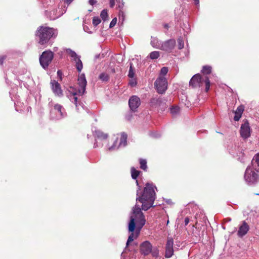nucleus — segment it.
<instances>
[{
  "label": "nucleus",
  "instance_id": "nucleus-43",
  "mask_svg": "<svg viewBox=\"0 0 259 259\" xmlns=\"http://www.w3.org/2000/svg\"><path fill=\"white\" fill-rule=\"evenodd\" d=\"M89 3L91 5L93 6L94 5H95V4L97 3V1L96 0H89Z\"/></svg>",
  "mask_w": 259,
  "mask_h": 259
},
{
  "label": "nucleus",
  "instance_id": "nucleus-52",
  "mask_svg": "<svg viewBox=\"0 0 259 259\" xmlns=\"http://www.w3.org/2000/svg\"><path fill=\"white\" fill-rule=\"evenodd\" d=\"M135 84H136V83H134V82H131V85L132 86H134Z\"/></svg>",
  "mask_w": 259,
  "mask_h": 259
},
{
  "label": "nucleus",
  "instance_id": "nucleus-47",
  "mask_svg": "<svg viewBox=\"0 0 259 259\" xmlns=\"http://www.w3.org/2000/svg\"><path fill=\"white\" fill-rule=\"evenodd\" d=\"M73 0H65V3L68 5L70 4Z\"/></svg>",
  "mask_w": 259,
  "mask_h": 259
},
{
  "label": "nucleus",
  "instance_id": "nucleus-9",
  "mask_svg": "<svg viewBox=\"0 0 259 259\" xmlns=\"http://www.w3.org/2000/svg\"><path fill=\"white\" fill-rule=\"evenodd\" d=\"M243 149L241 148L235 146L234 147L230 149V153L241 162H243L245 160Z\"/></svg>",
  "mask_w": 259,
  "mask_h": 259
},
{
  "label": "nucleus",
  "instance_id": "nucleus-13",
  "mask_svg": "<svg viewBox=\"0 0 259 259\" xmlns=\"http://www.w3.org/2000/svg\"><path fill=\"white\" fill-rule=\"evenodd\" d=\"M141 104L140 98L137 96H132L128 100V105L131 110L135 112L137 109L139 107Z\"/></svg>",
  "mask_w": 259,
  "mask_h": 259
},
{
  "label": "nucleus",
  "instance_id": "nucleus-28",
  "mask_svg": "<svg viewBox=\"0 0 259 259\" xmlns=\"http://www.w3.org/2000/svg\"><path fill=\"white\" fill-rule=\"evenodd\" d=\"M99 78L103 81H107L109 80V77L108 74L106 73H102L100 74Z\"/></svg>",
  "mask_w": 259,
  "mask_h": 259
},
{
  "label": "nucleus",
  "instance_id": "nucleus-36",
  "mask_svg": "<svg viewBox=\"0 0 259 259\" xmlns=\"http://www.w3.org/2000/svg\"><path fill=\"white\" fill-rule=\"evenodd\" d=\"M116 22H117V18H113L110 23L109 27L112 28V27H114L115 25V24H116Z\"/></svg>",
  "mask_w": 259,
  "mask_h": 259
},
{
  "label": "nucleus",
  "instance_id": "nucleus-4",
  "mask_svg": "<svg viewBox=\"0 0 259 259\" xmlns=\"http://www.w3.org/2000/svg\"><path fill=\"white\" fill-rule=\"evenodd\" d=\"M66 51L70 57L71 61L74 62L77 71L80 73L83 68V64L80 60L81 57L70 49H67Z\"/></svg>",
  "mask_w": 259,
  "mask_h": 259
},
{
  "label": "nucleus",
  "instance_id": "nucleus-29",
  "mask_svg": "<svg viewBox=\"0 0 259 259\" xmlns=\"http://www.w3.org/2000/svg\"><path fill=\"white\" fill-rule=\"evenodd\" d=\"M211 67L210 66H204L202 69V72L203 73L208 74L211 73Z\"/></svg>",
  "mask_w": 259,
  "mask_h": 259
},
{
  "label": "nucleus",
  "instance_id": "nucleus-41",
  "mask_svg": "<svg viewBox=\"0 0 259 259\" xmlns=\"http://www.w3.org/2000/svg\"><path fill=\"white\" fill-rule=\"evenodd\" d=\"M57 75L59 77L60 80H62V72L61 70H58Z\"/></svg>",
  "mask_w": 259,
  "mask_h": 259
},
{
  "label": "nucleus",
  "instance_id": "nucleus-33",
  "mask_svg": "<svg viewBox=\"0 0 259 259\" xmlns=\"http://www.w3.org/2000/svg\"><path fill=\"white\" fill-rule=\"evenodd\" d=\"M204 81L205 83V90H206V92H208L209 91V88H210V81H209V78L207 77H206L205 80H204Z\"/></svg>",
  "mask_w": 259,
  "mask_h": 259
},
{
  "label": "nucleus",
  "instance_id": "nucleus-39",
  "mask_svg": "<svg viewBox=\"0 0 259 259\" xmlns=\"http://www.w3.org/2000/svg\"><path fill=\"white\" fill-rule=\"evenodd\" d=\"M241 114H239L235 112L234 119L235 121H238L241 117Z\"/></svg>",
  "mask_w": 259,
  "mask_h": 259
},
{
  "label": "nucleus",
  "instance_id": "nucleus-10",
  "mask_svg": "<svg viewBox=\"0 0 259 259\" xmlns=\"http://www.w3.org/2000/svg\"><path fill=\"white\" fill-rule=\"evenodd\" d=\"M174 254V239L171 237H168L165 244V257L170 258Z\"/></svg>",
  "mask_w": 259,
  "mask_h": 259
},
{
  "label": "nucleus",
  "instance_id": "nucleus-5",
  "mask_svg": "<svg viewBox=\"0 0 259 259\" xmlns=\"http://www.w3.org/2000/svg\"><path fill=\"white\" fill-rule=\"evenodd\" d=\"M154 85L159 94L164 93L167 88V81L166 78L164 76H159L155 80Z\"/></svg>",
  "mask_w": 259,
  "mask_h": 259
},
{
  "label": "nucleus",
  "instance_id": "nucleus-31",
  "mask_svg": "<svg viewBox=\"0 0 259 259\" xmlns=\"http://www.w3.org/2000/svg\"><path fill=\"white\" fill-rule=\"evenodd\" d=\"M161 99L160 98H154L151 99L150 103L153 106L159 105Z\"/></svg>",
  "mask_w": 259,
  "mask_h": 259
},
{
  "label": "nucleus",
  "instance_id": "nucleus-8",
  "mask_svg": "<svg viewBox=\"0 0 259 259\" xmlns=\"http://www.w3.org/2000/svg\"><path fill=\"white\" fill-rule=\"evenodd\" d=\"M127 144V135L125 133H122L120 139V142L117 145V140H116L113 143V145L110 147L108 149L109 151H113L117 150L120 147H123L126 145Z\"/></svg>",
  "mask_w": 259,
  "mask_h": 259
},
{
  "label": "nucleus",
  "instance_id": "nucleus-23",
  "mask_svg": "<svg viewBox=\"0 0 259 259\" xmlns=\"http://www.w3.org/2000/svg\"><path fill=\"white\" fill-rule=\"evenodd\" d=\"M140 171L136 170L135 167H132L131 168V176L133 179L136 180L139 175Z\"/></svg>",
  "mask_w": 259,
  "mask_h": 259
},
{
  "label": "nucleus",
  "instance_id": "nucleus-55",
  "mask_svg": "<svg viewBox=\"0 0 259 259\" xmlns=\"http://www.w3.org/2000/svg\"><path fill=\"white\" fill-rule=\"evenodd\" d=\"M79 105H80L82 107V106L80 103H79Z\"/></svg>",
  "mask_w": 259,
  "mask_h": 259
},
{
  "label": "nucleus",
  "instance_id": "nucleus-18",
  "mask_svg": "<svg viewBox=\"0 0 259 259\" xmlns=\"http://www.w3.org/2000/svg\"><path fill=\"white\" fill-rule=\"evenodd\" d=\"M249 230V226L245 221H243L241 222V225L239 227L237 235L239 237H242L247 233Z\"/></svg>",
  "mask_w": 259,
  "mask_h": 259
},
{
  "label": "nucleus",
  "instance_id": "nucleus-16",
  "mask_svg": "<svg viewBox=\"0 0 259 259\" xmlns=\"http://www.w3.org/2000/svg\"><path fill=\"white\" fill-rule=\"evenodd\" d=\"M202 79L201 76L199 74L194 75L189 82V84L193 88L199 87L202 85Z\"/></svg>",
  "mask_w": 259,
  "mask_h": 259
},
{
  "label": "nucleus",
  "instance_id": "nucleus-44",
  "mask_svg": "<svg viewBox=\"0 0 259 259\" xmlns=\"http://www.w3.org/2000/svg\"><path fill=\"white\" fill-rule=\"evenodd\" d=\"M115 5V0H110V6L113 8Z\"/></svg>",
  "mask_w": 259,
  "mask_h": 259
},
{
  "label": "nucleus",
  "instance_id": "nucleus-3",
  "mask_svg": "<svg viewBox=\"0 0 259 259\" xmlns=\"http://www.w3.org/2000/svg\"><path fill=\"white\" fill-rule=\"evenodd\" d=\"M54 58V53L51 51H44L39 57V63L41 67L46 69Z\"/></svg>",
  "mask_w": 259,
  "mask_h": 259
},
{
  "label": "nucleus",
  "instance_id": "nucleus-24",
  "mask_svg": "<svg viewBox=\"0 0 259 259\" xmlns=\"http://www.w3.org/2000/svg\"><path fill=\"white\" fill-rule=\"evenodd\" d=\"M159 56L160 53L159 51H153L151 52L149 55V58L152 60L157 59Z\"/></svg>",
  "mask_w": 259,
  "mask_h": 259
},
{
  "label": "nucleus",
  "instance_id": "nucleus-1",
  "mask_svg": "<svg viewBox=\"0 0 259 259\" xmlns=\"http://www.w3.org/2000/svg\"><path fill=\"white\" fill-rule=\"evenodd\" d=\"M136 184L139 187L138 190L137 191L136 201L142 203L141 208L139 206L136 204L132 209L130 216V221L128 226V231L131 232V234L128 237L126 246L121 255L127 250L130 243L137 238L138 232L135 235L133 233L136 228L138 230V232H139L145 224L146 220L143 213L141 211V209L146 211L151 207L155 206L154 205V202L156 198V193L155 191V189L157 190L156 186L152 183H147L145 185L143 191L139 192L140 186H139L137 180H136Z\"/></svg>",
  "mask_w": 259,
  "mask_h": 259
},
{
  "label": "nucleus",
  "instance_id": "nucleus-25",
  "mask_svg": "<svg viewBox=\"0 0 259 259\" xmlns=\"http://www.w3.org/2000/svg\"><path fill=\"white\" fill-rule=\"evenodd\" d=\"M170 112L172 115H176L180 112V108L178 106H172L170 108Z\"/></svg>",
  "mask_w": 259,
  "mask_h": 259
},
{
  "label": "nucleus",
  "instance_id": "nucleus-27",
  "mask_svg": "<svg viewBox=\"0 0 259 259\" xmlns=\"http://www.w3.org/2000/svg\"><path fill=\"white\" fill-rule=\"evenodd\" d=\"M100 16L104 21L108 20V15L107 10L104 9L103 11H102V12H101Z\"/></svg>",
  "mask_w": 259,
  "mask_h": 259
},
{
  "label": "nucleus",
  "instance_id": "nucleus-14",
  "mask_svg": "<svg viewBox=\"0 0 259 259\" xmlns=\"http://www.w3.org/2000/svg\"><path fill=\"white\" fill-rule=\"evenodd\" d=\"M51 87L54 94L58 97L63 96V91L60 84L55 80H51Z\"/></svg>",
  "mask_w": 259,
  "mask_h": 259
},
{
  "label": "nucleus",
  "instance_id": "nucleus-30",
  "mask_svg": "<svg viewBox=\"0 0 259 259\" xmlns=\"http://www.w3.org/2000/svg\"><path fill=\"white\" fill-rule=\"evenodd\" d=\"M178 48L179 50L182 49L184 47V42L183 38L180 37L178 39Z\"/></svg>",
  "mask_w": 259,
  "mask_h": 259
},
{
  "label": "nucleus",
  "instance_id": "nucleus-40",
  "mask_svg": "<svg viewBox=\"0 0 259 259\" xmlns=\"http://www.w3.org/2000/svg\"><path fill=\"white\" fill-rule=\"evenodd\" d=\"M83 30L85 32H88L89 33H92L93 32L91 31H90V29L88 26H83Z\"/></svg>",
  "mask_w": 259,
  "mask_h": 259
},
{
  "label": "nucleus",
  "instance_id": "nucleus-32",
  "mask_svg": "<svg viewBox=\"0 0 259 259\" xmlns=\"http://www.w3.org/2000/svg\"><path fill=\"white\" fill-rule=\"evenodd\" d=\"M101 19L98 17H94L93 19V24L94 26H97L101 23Z\"/></svg>",
  "mask_w": 259,
  "mask_h": 259
},
{
  "label": "nucleus",
  "instance_id": "nucleus-49",
  "mask_svg": "<svg viewBox=\"0 0 259 259\" xmlns=\"http://www.w3.org/2000/svg\"><path fill=\"white\" fill-rule=\"evenodd\" d=\"M94 147L95 148L98 147V144H97V142H96L94 143Z\"/></svg>",
  "mask_w": 259,
  "mask_h": 259
},
{
  "label": "nucleus",
  "instance_id": "nucleus-15",
  "mask_svg": "<svg viewBox=\"0 0 259 259\" xmlns=\"http://www.w3.org/2000/svg\"><path fill=\"white\" fill-rule=\"evenodd\" d=\"M240 132L241 137L244 139L248 138L250 136V128L247 121L241 125Z\"/></svg>",
  "mask_w": 259,
  "mask_h": 259
},
{
  "label": "nucleus",
  "instance_id": "nucleus-56",
  "mask_svg": "<svg viewBox=\"0 0 259 259\" xmlns=\"http://www.w3.org/2000/svg\"><path fill=\"white\" fill-rule=\"evenodd\" d=\"M192 204H189L188 207H189L190 205H191Z\"/></svg>",
  "mask_w": 259,
  "mask_h": 259
},
{
  "label": "nucleus",
  "instance_id": "nucleus-54",
  "mask_svg": "<svg viewBox=\"0 0 259 259\" xmlns=\"http://www.w3.org/2000/svg\"><path fill=\"white\" fill-rule=\"evenodd\" d=\"M168 223H169V221H168V220H167V223H166V224L167 225Z\"/></svg>",
  "mask_w": 259,
  "mask_h": 259
},
{
  "label": "nucleus",
  "instance_id": "nucleus-2",
  "mask_svg": "<svg viewBox=\"0 0 259 259\" xmlns=\"http://www.w3.org/2000/svg\"><path fill=\"white\" fill-rule=\"evenodd\" d=\"M57 34V29L43 26L38 27L35 33L36 37L38 39V43L41 45L47 44L51 39L55 38Z\"/></svg>",
  "mask_w": 259,
  "mask_h": 259
},
{
  "label": "nucleus",
  "instance_id": "nucleus-50",
  "mask_svg": "<svg viewBox=\"0 0 259 259\" xmlns=\"http://www.w3.org/2000/svg\"><path fill=\"white\" fill-rule=\"evenodd\" d=\"M123 12L121 10H120V11H119V15H120H120L123 16Z\"/></svg>",
  "mask_w": 259,
  "mask_h": 259
},
{
  "label": "nucleus",
  "instance_id": "nucleus-7",
  "mask_svg": "<svg viewBox=\"0 0 259 259\" xmlns=\"http://www.w3.org/2000/svg\"><path fill=\"white\" fill-rule=\"evenodd\" d=\"M87 81L84 73L80 74L78 78V85L79 89H78V93L80 95H82L85 92Z\"/></svg>",
  "mask_w": 259,
  "mask_h": 259
},
{
  "label": "nucleus",
  "instance_id": "nucleus-51",
  "mask_svg": "<svg viewBox=\"0 0 259 259\" xmlns=\"http://www.w3.org/2000/svg\"><path fill=\"white\" fill-rule=\"evenodd\" d=\"M164 27L165 28H167H167H168V24H164Z\"/></svg>",
  "mask_w": 259,
  "mask_h": 259
},
{
  "label": "nucleus",
  "instance_id": "nucleus-37",
  "mask_svg": "<svg viewBox=\"0 0 259 259\" xmlns=\"http://www.w3.org/2000/svg\"><path fill=\"white\" fill-rule=\"evenodd\" d=\"M134 71L132 69V64H131V66H130V68L129 70V72H128V76L131 78H132L134 77Z\"/></svg>",
  "mask_w": 259,
  "mask_h": 259
},
{
  "label": "nucleus",
  "instance_id": "nucleus-38",
  "mask_svg": "<svg viewBox=\"0 0 259 259\" xmlns=\"http://www.w3.org/2000/svg\"><path fill=\"white\" fill-rule=\"evenodd\" d=\"M117 2L118 8L120 9H122L124 5V3H123V1L122 0H118L117 1Z\"/></svg>",
  "mask_w": 259,
  "mask_h": 259
},
{
  "label": "nucleus",
  "instance_id": "nucleus-22",
  "mask_svg": "<svg viewBox=\"0 0 259 259\" xmlns=\"http://www.w3.org/2000/svg\"><path fill=\"white\" fill-rule=\"evenodd\" d=\"M253 164L257 171L259 170V154H256L253 158Z\"/></svg>",
  "mask_w": 259,
  "mask_h": 259
},
{
  "label": "nucleus",
  "instance_id": "nucleus-46",
  "mask_svg": "<svg viewBox=\"0 0 259 259\" xmlns=\"http://www.w3.org/2000/svg\"><path fill=\"white\" fill-rule=\"evenodd\" d=\"M165 201L167 204H172V202L170 199H167Z\"/></svg>",
  "mask_w": 259,
  "mask_h": 259
},
{
  "label": "nucleus",
  "instance_id": "nucleus-12",
  "mask_svg": "<svg viewBox=\"0 0 259 259\" xmlns=\"http://www.w3.org/2000/svg\"><path fill=\"white\" fill-rule=\"evenodd\" d=\"M152 249V244L148 241H144L140 246V252L144 255L149 254L151 252Z\"/></svg>",
  "mask_w": 259,
  "mask_h": 259
},
{
  "label": "nucleus",
  "instance_id": "nucleus-34",
  "mask_svg": "<svg viewBox=\"0 0 259 259\" xmlns=\"http://www.w3.org/2000/svg\"><path fill=\"white\" fill-rule=\"evenodd\" d=\"M244 111V107L242 105H240L239 106H238L236 109V110L235 111V113H238V114H242L243 112Z\"/></svg>",
  "mask_w": 259,
  "mask_h": 259
},
{
  "label": "nucleus",
  "instance_id": "nucleus-45",
  "mask_svg": "<svg viewBox=\"0 0 259 259\" xmlns=\"http://www.w3.org/2000/svg\"><path fill=\"white\" fill-rule=\"evenodd\" d=\"M185 225L186 226L189 223V219L188 217L185 218V221H184Z\"/></svg>",
  "mask_w": 259,
  "mask_h": 259
},
{
  "label": "nucleus",
  "instance_id": "nucleus-17",
  "mask_svg": "<svg viewBox=\"0 0 259 259\" xmlns=\"http://www.w3.org/2000/svg\"><path fill=\"white\" fill-rule=\"evenodd\" d=\"M54 109L57 113L56 119H60L66 116L65 109L60 104H56L54 105Z\"/></svg>",
  "mask_w": 259,
  "mask_h": 259
},
{
  "label": "nucleus",
  "instance_id": "nucleus-48",
  "mask_svg": "<svg viewBox=\"0 0 259 259\" xmlns=\"http://www.w3.org/2000/svg\"><path fill=\"white\" fill-rule=\"evenodd\" d=\"M196 5H199V0H193Z\"/></svg>",
  "mask_w": 259,
  "mask_h": 259
},
{
  "label": "nucleus",
  "instance_id": "nucleus-11",
  "mask_svg": "<svg viewBox=\"0 0 259 259\" xmlns=\"http://www.w3.org/2000/svg\"><path fill=\"white\" fill-rule=\"evenodd\" d=\"M176 46V40L174 39H170L162 42L160 50L170 53Z\"/></svg>",
  "mask_w": 259,
  "mask_h": 259
},
{
  "label": "nucleus",
  "instance_id": "nucleus-35",
  "mask_svg": "<svg viewBox=\"0 0 259 259\" xmlns=\"http://www.w3.org/2000/svg\"><path fill=\"white\" fill-rule=\"evenodd\" d=\"M168 72V68L166 67H163L161 69L160 75L164 76Z\"/></svg>",
  "mask_w": 259,
  "mask_h": 259
},
{
  "label": "nucleus",
  "instance_id": "nucleus-20",
  "mask_svg": "<svg viewBox=\"0 0 259 259\" xmlns=\"http://www.w3.org/2000/svg\"><path fill=\"white\" fill-rule=\"evenodd\" d=\"M162 42L156 37H151V45L154 48L160 50Z\"/></svg>",
  "mask_w": 259,
  "mask_h": 259
},
{
  "label": "nucleus",
  "instance_id": "nucleus-6",
  "mask_svg": "<svg viewBox=\"0 0 259 259\" xmlns=\"http://www.w3.org/2000/svg\"><path fill=\"white\" fill-rule=\"evenodd\" d=\"M244 179L248 184L251 185L257 182L258 176L250 167H247L244 174Z\"/></svg>",
  "mask_w": 259,
  "mask_h": 259
},
{
  "label": "nucleus",
  "instance_id": "nucleus-42",
  "mask_svg": "<svg viewBox=\"0 0 259 259\" xmlns=\"http://www.w3.org/2000/svg\"><path fill=\"white\" fill-rule=\"evenodd\" d=\"M6 59V57L3 56L0 57V65H3L4 60Z\"/></svg>",
  "mask_w": 259,
  "mask_h": 259
},
{
  "label": "nucleus",
  "instance_id": "nucleus-21",
  "mask_svg": "<svg viewBox=\"0 0 259 259\" xmlns=\"http://www.w3.org/2000/svg\"><path fill=\"white\" fill-rule=\"evenodd\" d=\"M76 92H73L72 93H70L69 95H68L67 97L69 100L75 105L77 109L78 110L79 106L77 103V98L76 97Z\"/></svg>",
  "mask_w": 259,
  "mask_h": 259
},
{
  "label": "nucleus",
  "instance_id": "nucleus-53",
  "mask_svg": "<svg viewBox=\"0 0 259 259\" xmlns=\"http://www.w3.org/2000/svg\"><path fill=\"white\" fill-rule=\"evenodd\" d=\"M231 221V218H228L227 219V221L228 222H230Z\"/></svg>",
  "mask_w": 259,
  "mask_h": 259
},
{
  "label": "nucleus",
  "instance_id": "nucleus-26",
  "mask_svg": "<svg viewBox=\"0 0 259 259\" xmlns=\"http://www.w3.org/2000/svg\"><path fill=\"white\" fill-rule=\"evenodd\" d=\"M140 168L144 170H146L147 166V161L146 159H140Z\"/></svg>",
  "mask_w": 259,
  "mask_h": 259
},
{
  "label": "nucleus",
  "instance_id": "nucleus-19",
  "mask_svg": "<svg viewBox=\"0 0 259 259\" xmlns=\"http://www.w3.org/2000/svg\"><path fill=\"white\" fill-rule=\"evenodd\" d=\"M92 131L93 136L95 138L105 140L108 137L107 134H105L100 130L96 129V128H95V129H92Z\"/></svg>",
  "mask_w": 259,
  "mask_h": 259
}]
</instances>
